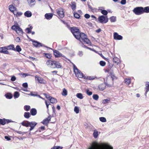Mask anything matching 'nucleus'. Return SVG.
Segmentation results:
<instances>
[{
    "label": "nucleus",
    "mask_w": 149,
    "mask_h": 149,
    "mask_svg": "<svg viewBox=\"0 0 149 149\" xmlns=\"http://www.w3.org/2000/svg\"><path fill=\"white\" fill-rule=\"evenodd\" d=\"M28 4L31 6L34 5L35 3V0H26Z\"/></svg>",
    "instance_id": "obj_21"
},
{
    "label": "nucleus",
    "mask_w": 149,
    "mask_h": 149,
    "mask_svg": "<svg viewBox=\"0 0 149 149\" xmlns=\"http://www.w3.org/2000/svg\"><path fill=\"white\" fill-rule=\"evenodd\" d=\"M86 94L89 96L91 95L93 93L91 91H89L88 90L86 91Z\"/></svg>",
    "instance_id": "obj_50"
},
{
    "label": "nucleus",
    "mask_w": 149,
    "mask_h": 149,
    "mask_svg": "<svg viewBox=\"0 0 149 149\" xmlns=\"http://www.w3.org/2000/svg\"><path fill=\"white\" fill-rule=\"evenodd\" d=\"M17 133L20 134H22V135H23L26 133L25 132H22L20 131H19L17 132Z\"/></svg>",
    "instance_id": "obj_63"
},
{
    "label": "nucleus",
    "mask_w": 149,
    "mask_h": 149,
    "mask_svg": "<svg viewBox=\"0 0 149 149\" xmlns=\"http://www.w3.org/2000/svg\"><path fill=\"white\" fill-rule=\"evenodd\" d=\"M6 47L7 50H12L15 51V46L13 45H11Z\"/></svg>",
    "instance_id": "obj_15"
},
{
    "label": "nucleus",
    "mask_w": 149,
    "mask_h": 149,
    "mask_svg": "<svg viewBox=\"0 0 149 149\" xmlns=\"http://www.w3.org/2000/svg\"><path fill=\"white\" fill-rule=\"evenodd\" d=\"M15 40L17 42H20V39L19 37H17L15 39Z\"/></svg>",
    "instance_id": "obj_60"
},
{
    "label": "nucleus",
    "mask_w": 149,
    "mask_h": 149,
    "mask_svg": "<svg viewBox=\"0 0 149 149\" xmlns=\"http://www.w3.org/2000/svg\"><path fill=\"white\" fill-rule=\"evenodd\" d=\"M51 118L49 117L47 118L44 120L42 122V123L44 125H47L50 120Z\"/></svg>",
    "instance_id": "obj_18"
},
{
    "label": "nucleus",
    "mask_w": 149,
    "mask_h": 149,
    "mask_svg": "<svg viewBox=\"0 0 149 149\" xmlns=\"http://www.w3.org/2000/svg\"><path fill=\"white\" fill-rule=\"evenodd\" d=\"M36 124L37 123L35 122H29V126L31 127L29 131H31L33 130Z\"/></svg>",
    "instance_id": "obj_14"
},
{
    "label": "nucleus",
    "mask_w": 149,
    "mask_h": 149,
    "mask_svg": "<svg viewBox=\"0 0 149 149\" xmlns=\"http://www.w3.org/2000/svg\"><path fill=\"white\" fill-rule=\"evenodd\" d=\"M22 86L25 88H27L28 87V85L26 83H24L22 84Z\"/></svg>",
    "instance_id": "obj_52"
},
{
    "label": "nucleus",
    "mask_w": 149,
    "mask_h": 149,
    "mask_svg": "<svg viewBox=\"0 0 149 149\" xmlns=\"http://www.w3.org/2000/svg\"><path fill=\"white\" fill-rule=\"evenodd\" d=\"M54 54L55 56L56 57H64V55L60 53L58 51L56 50H54Z\"/></svg>",
    "instance_id": "obj_10"
},
{
    "label": "nucleus",
    "mask_w": 149,
    "mask_h": 149,
    "mask_svg": "<svg viewBox=\"0 0 149 149\" xmlns=\"http://www.w3.org/2000/svg\"><path fill=\"white\" fill-rule=\"evenodd\" d=\"M53 16V14L51 13H46L45 15V18L47 19H51Z\"/></svg>",
    "instance_id": "obj_17"
},
{
    "label": "nucleus",
    "mask_w": 149,
    "mask_h": 149,
    "mask_svg": "<svg viewBox=\"0 0 149 149\" xmlns=\"http://www.w3.org/2000/svg\"><path fill=\"white\" fill-rule=\"evenodd\" d=\"M76 38L81 42V40H82L85 43L88 45H90L91 43L90 41L87 38V36L84 33H80Z\"/></svg>",
    "instance_id": "obj_2"
},
{
    "label": "nucleus",
    "mask_w": 149,
    "mask_h": 149,
    "mask_svg": "<svg viewBox=\"0 0 149 149\" xmlns=\"http://www.w3.org/2000/svg\"><path fill=\"white\" fill-rule=\"evenodd\" d=\"M22 50V49L19 45H17L15 48V51L19 52Z\"/></svg>",
    "instance_id": "obj_32"
},
{
    "label": "nucleus",
    "mask_w": 149,
    "mask_h": 149,
    "mask_svg": "<svg viewBox=\"0 0 149 149\" xmlns=\"http://www.w3.org/2000/svg\"><path fill=\"white\" fill-rule=\"evenodd\" d=\"M76 96L80 99H82L83 98L82 94L81 93H78L76 95Z\"/></svg>",
    "instance_id": "obj_34"
},
{
    "label": "nucleus",
    "mask_w": 149,
    "mask_h": 149,
    "mask_svg": "<svg viewBox=\"0 0 149 149\" xmlns=\"http://www.w3.org/2000/svg\"><path fill=\"white\" fill-rule=\"evenodd\" d=\"M44 54L47 58H51L52 56L51 54H49L44 53Z\"/></svg>",
    "instance_id": "obj_36"
},
{
    "label": "nucleus",
    "mask_w": 149,
    "mask_h": 149,
    "mask_svg": "<svg viewBox=\"0 0 149 149\" xmlns=\"http://www.w3.org/2000/svg\"><path fill=\"white\" fill-rule=\"evenodd\" d=\"M54 68H62V65L58 61H54Z\"/></svg>",
    "instance_id": "obj_12"
},
{
    "label": "nucleus",
    "mask_w": 149,
    "mask_h": 149,
    "mask_svg": "<svg viewBox=\"0 0 149 149\" xmlns=\"http://www.w3.org/2000/svg\"><path fill=\"white\" fill-rule=\"evenodd\" d=\"M17 26L16 25H14L13 26L11 27V29L15 31Z\"/></svg>",
    "instance_id": "obj_51"
},
{
    "label": "nucleus",
    "mask_w": 149,
    "mask_h": 149,
    "mask_svg": "<svg viewBox=\"0 0 149 149\" xmlns=\"http://www.w3.org/2000/svg\"><path fill=\"white\" fill-rule=\"evenodd\" d=\"M12 12L16 16H17V11L15 10H14V11H13Z\"/></svg>",
    "instance_id": "obj_64"
},
{
    "label": "nucleus",
    "mask_w": 149,
    "mask_h": 149,
    "mask_svg": "<svg viewBox=\"0 0 149 149\" xmlns=\"http://www.w3.org/2000/svg\"><path fill=\"white\" fill-rule=\"evenodd\" d=\"M74 17L77 18H79L80 16L79 14L75 12H74Z\"/></svg>",
    "instance_id": "obj_48"
},
{
    "label": "nucleus",
    "mask_w": 149,
    "mask_h": 149,
    "mask_svg": "<svg viewBox=\"0 0 149 149\" xmlns=\"http://www.w3.org/2000/svg\"><path fill=\"white\" fill-rule=\"evenodd\" d=\"M57 14L61 18H63L64 17V14L63 9L61 8H60L56 10Z\"/></svg>",
    "instance_id": "obj_6"
},
{
    "label": "nucleus",
    "mask_w": 149,
    "mask_h": 149,
    "mask_svg": "<svg viewBox=\"0 0 149 149\" xmlns=\"http://www.w3.org/2000/svg\"><path fill=\"white\" fill-rule=\"evenodd\" d=\"M93 98L95 100H97L99 98L97 94L93 95Z\"/></svg>",
    "instance_id": "obj_44"
},
{
    "label": "nucleus",
    "mask_w": 149,
    "mask_h": 149,
    "mask_svg": "<svg viewBox=\"0 0 149 149\" xmlns=\"http://www.w3.org/2000/svg\"><path fill=\"white\" fill-rule=\"evenodd\" d=\"M60 148V147L58 146H54L52 147L51 149H59Z\"/></svg>",
    "instance_id": "obj_55"
},
{
    "label": "nucleus",
    "mask_w": 149,
    "mask_h": 149,
    "mask_svg": "<svg viewBox=\"0 0 149 149\" xmlns=\"http://www.w3.org/2000/svg\"><path fill=\"white\" fill-rule=\"evenodd\" d=\"M26 31L27 33H29L31 32V30L29 28H26Z\"/></svg>",
    "instance_id": "obj_57"
},
{
    "label": "nucleus",
    "mask_w": 149,
    "mask_h": 149,
    "mask_svg": "<svg viewBox=\"0 0 149 149\" xmlns=\"http://www.w3.org/2000/svg\"><path fill=\"white\" fill-rule=\"evenodd\" d=\"M106 86V84H102L99 85V88L100 90L103 91L105 89Z\"/></svg>",
    "instance_id": "obj_20"
},
{
    "label": "nucleus",
    "mask_w": 149,
    "mask_h": 149,
    "mask_svg": "<svg viewBox=\"0 0 149 149\" xmlns=\"http://www.w3.org/2000/svg\"><path fill=\"white\" fill-rule=\"evenodd\" d=\"M19 94L17 92H15L14 93V97L15 98H17L19 96Z\"/></svg>",
    "instance_id": "obj_35"
},
{
    "label": "nucleus",
    "mask_w": 149,
    "mask_h": 149,
    "mask_svg": "<svg viewBox=\"0 0 149 149\" xmlns=\"http://www.w3.org/2000/svg\"><path fill=\"white\" fill-rule=\"evenodd\" d=\"M116 17H114L113 16L111 17L110 18V19L111 22H115L116 21Z\"/></svg>",
    "instance_id": "obj_40"
},
{
    "label": "nucleus",
    "mask_w": 149,
    "mask_h": 149,
    "mask_svg": "<svg viewBox=\"0 0 149 149\" xmlns=\"http://www.w3.org/2000/svg\"><path fill=\"white\" fill-rule=\"evenodd\" d=\"M17 14L16 17H19L22 15V13L20 12H17Z\"/></svg>",
    "instance_id": "obj_56"
},
{
    "label": "nucleus",
    "mask_w": 149,
    "mask_h": 149,
    "mask_svg": "<svg viewBox=\"0 0 149 149\" xmlns=\"http://www.w3.org/2000/svg\"><path fill=\"white\" fill-rule=\"evenodd\" d=\"M15 31L18 33L22 34L23 32L22 29L18 26H17Z\"/></svg>",
    "instance_id": "obj_26"
},
{
    "label": "nucleus",
    "mask_w": 149,
    "mask_h": 149,
    "mask_svg": "<svg viewBox=\"0 0 149 149\" xmlns=\"http://www.w3.org/2000/svg\"><path fill=\"white\" fill-rule=\"evenodd\" d=\"M100 64L101 66H104L106 65V63L104 61H100Z\"/></svg>",
    "instance_id": "obj_46"
},
{
    "label": "nucleus",
    "mask_w": 149,
    "mask_h": 149,
    "mask_svg": "<svg viewBox=\"0 0 149 149\" xmlns=\"http://www.w3.org/2000/svg\"><path fill=\"white\" fill-rule=\"evenodd\" d=\"M32 14L30 11H27L24 13V15L27 17H30L31 16Z\"/></svg>",
    "instance_id": "obj_19"
},
{
    "label": "nucleus",
    "mask_w": 149,
    "mask_h": 149,
    "mask_svg": "<svg viewBox=\"0 0 149 149\" xmlns=\"http://www.w3.org/2000/svg\"><path fill=\"white\" fill-rule=\"evenodd\" d=\"M22 125L28 127L29 126V122L27 121H24L21 123Z\"/></svg>",
    "instance_id": "obj_22"
},
{
    "label": "nucleus",
    "mask_w": 149,
    "mask_h": 149,
    "mask_svg": "<svg viewBox=\"0 0 149 149\" xmlns=\"http://www.w3.org/2000/svg\"><path fill=\"white\" fill-rule=\"evenodd\" d=\"M29 58L31 59L32 60H35V61H37V60L36 59V58H33V57H32L31 56H29Z\"/></svg>",
    "instance_id": "obj_61"
},
{
    "label": "nucleus",
    "mask_w": 149,
    "mask_h": 149,
    "mask_svg": "<svg viewBox=\"0 0 149 149\" xmlns=\"http://www.w3.org/2000/svg\"><path fill=\"white\" fill-rule=\"evenodd\" d=\"M71 6L72 9L74 11L76 8L75 3L74 2H72L71 3Z\"/></svg>",
    "instance_id": "obj_31"
},
{
    "label": "nucleus",
    "mask_w": 149,
    "mask_h": 149,
    "mask_svg": "<svg viewBox=\"0 0 149 149\" xmlns=\"http://www.w3.org/2000/svg\"><path fill=\"white\" fill-rule=\"evenodd\" d=\"M71 31L76 38L80 33L79 31V29L76 28H72Z\"/></svg>",
    "instance_id": "obj_7"
},
{
    "label": "nucleus",
    "mask_w": 149,
    "mask_h": 149,
    "mask_svg": "<svg viewBox=\"0 0 149 149\" xmlns=\"http://www.w3.org/2000/svg\"><path fill=\"white\" fill-rule=\"evenodd\" d=\"M133 11L136 15H140L144 13L143 8L142 7H137L134 8Z\"/></svg>",
    "instance_id": "obj_3"
},
{
    "label": "nucleus",
    "mask_w": 149,
    "mask_h": 149,
    "mask_svg": "<svg viewBox=\"0 0 149 149\" xmlns=\"http://www.w3.org/2000/svg\"><path fill=\"white\" fill-rule=\"evenodd\" d=\"M23 77H25L26 76H30V75L27 73H23L22 74Z\"/></svg>",
    "instance_id": "obj_62"
},
{
    "label": "nucleus",
    "mask_w": 149,
    "mask_h": 149,
    "mask_svg": "<svg viewBox=\"0 0 149 149\" xmlns=\"http://www.w3.org/2000/svg\"><path fill=\"white\" fill-rule=\"evenodd\" d=\"M101 13L102 14L105 15H107L108 14V12L107 11L105 10H102L101 11Z\"/></svg>",
    "instance_id": "obj_47"
},
{
    "label": "nucleus",
    "mask_w": 149,
    "mask_h": 149,
    "mask_svg": "<svg viewBox=\"0 0 149 149\" xmlns=\"http://www.w3.org/2000/svg\"><path fill=\"white\" fill-rule=\"evenodd\" d=\"M145 85V90H148V91H149V82H147Z\"/></svg>",
    "instance_id": "obj_42"
},
{
    "label": "nucleus",
    "mask_w": 149,
    "mask_h": 149,
    "mask_svg": "<svg viewBox=\"0 0 149 149\" xmlns=\"http://www.w3.org/2000/svg\"><path fill=\"white\" fill-rule=\"evenodd\" d=\"M67 94L68 91L65 88H63V92L62 93V95L65 96L67 95Z\"/></svg>",
    "instance_id": "obj_25"
},
{
    "label": "nucleus",
    "mask_w": 149,
    "mask_h": 149,
    "mask_svg": "<svg viewBox=\"0 0 149 149\" xmlns=\"http://www.w3.org/2000/svg\"><path fill=\"white\" fill-rule=\"evenodd\" d=\"M45 104H46V105L47 109V110H48V108H49V106L50 104V103L49 102V103H48L47 102L46 100H45Z\"/></svg>",
    "instance_id": "obj_58"
},
{
    "label": "nucleus",
    "mask_w": 149,
    "mask_h": 149,
    "mask_svg": "<svg viewBox=\"0 0 149 149\" xmlns=\"http://www.w3.org/2000/svg\"><path fill=\"white\" fill-rule=\"evenodd\" d=\"M114 39L116 40H120L123 38V37L120 35H119L117 33L115 32L113 35Z\"/></svg>",
    "instance_id": "obj_11"
},
{
    "label": "nucleus",
    "mask_w": 149,
    "mask_h": 149,
    "mask_svg": "<svg viewBox=\"0 0 149 149\" xmlns=\"http://www.w3.org/2000/svg\"><path fill=\"white\" fill-rule=\"evenodd\" d=\"M6 97L8 99H10L12 97V96L11 94H7L5 95Z\"/></svg>",
    "instance_id": "obj_41"
},
{
    "label": "nucleus",
    "mask_w": 149,
    "mask_h": 149,
    "mask_svg": "<svg viewBox=\"0 0 149 149\" xmlns=\"http://www.w3.org/2000/svg\"><path fill=\"white\" fill-rule=\"evenodd\" d=\"M0 53L5 54H8L9 53L6 46L0 47Z\"/></svg>",
    "instance_id": "obj_9"
},
{
    "label": "nucleus",
    "mask_w": 149,
    "mask_h": 149,
    "mask_svg": "<svg viewBox=\"0 0 149 149\" xmlns=\"http://www.w3.org/2000/svg\"><path fill=\"white\" fill-rule=\"evenodd\" d=\"M98 19L100 22L102 23H106L108 22V19L107 16H99Z\"/></svg>",
    "instance_id": "obj_5"
},
{
    "label": "nucleus",
    "mask_w": 149,
    "mask_h": 149,
    "mask_svg": "<svg viewBox=\"0 0 149 149\" xmlns=\"http://www.w3.org/2000/svg\"><path fill=\"white\" fill-rule=\"evenodd\" d=\"M55 61H52L51 60H49L47 61L46 64L49 67L53 68H54V63Z\"/></svg>",
    "instance_id": "obj_8"
},
{
    "label": "nucleus",
    "mask_w": 149,
    "mask_h": 149,
    "mask_svg": "<svg viewBox=\"0 0 149 149\" xmlns=\"http://www.w3.org/2000/svg\"><path fill=\"white\" fill-rule=\"evenodd\" d=\"M90 16V15L88 14H85L84 15V17L86 19H88Z\"/></svg>",
    "instance_id": "obj_59"
},
{
    "label": "nucleus",
    "mask_w": 149,
    "mask_h": 149,
    "mask_svg": "<svg viewBox=\"0 0 149 149\" xmlns=\"http://www.w3.org/2000/svg\"><path fill=\"white\" fill-rule=\"evenodd\" d=\"M88 149H113V148L107 143H99L95 141Z\"/></svg>",
    "instance_id": "obj_1"
},
{
    "label": "nucleus",
    "mask_w": 149,
    "mask_h": 149,
    "mask_svg": "<svg viewBox=\"0 0 149 149\" xmlns=\"http://www.w3.org/2000/svg\"><path fill=\"white\" fill-rule=\"evenodd\" d=\"M143 11L144 13H149V6H147L143 8Z\"/></svg>",
    "instance_id": "obj_33"
},
{
    "label": "nucleus",
    "mask_w": 149,
    "mask_h": 149,
    "mask_svg": "<svg viewBox=\"0 0 149 149\" xmlns=\"http://www.w3.org/2000/svg\"><path fill=\"white\" fill-rule=\"evenodd\" d=\"M110 100L109 98H107L103 100L102 101V103L104 104H105L107 103H109Z\"/></svg>",
    "instance_id": "obj_29"
},
{
    "label": "nucleus",
    "mask_w": 149,
    "mask_h": 149,
    "mask_svg": "<svg viewBox=\"0 0 149 149\" xmlns=\"http://www.w3.org/2000/svg\"><path fill=\"white\" fill-rule=\"evenodd\" d=\"M32 41L33 42V45L36 47H38L42 46V45L40 43L37 41H33V40H32Z\"/></svg>",
    "instance_id": "obj_16"
},
{
    "label": "nucleus",
    "mask_w": 149,
    "mask_h": 149,
    "mask_svg": "<svg viewBox=\"0 0 149 149\" xmlns=\"http://www.w3.org/2000/svg\"><path fill=\"white\" fill-rule=\"evenodd\" d=\"M24 116L25 118H29L30 117V113L29 112H25Z\"/></svg>",
    "instance_id": "obj_38"
},
{
    "label": "nucleus",
    "mask_w": 149,
    "mask_h": 149,
    "mask_svg": "<svg viewBox=\"0 0 149 149\" xmlns=\"http://www.w3.org/2000/svg\"><path fill=\"white\" fill-rule=\"evenodd\" d=\"M49 100H50L51 103H56L57 102L56 100L53 97H51V98H50Z\"/></svg>",
    "instance_id": "obj_30"
},
{
    "label": "nucleus",
    "mask_w": 149,
    "mask_h": 149,
    "mask_svg": "<svg viewBox=\"0 0 149 149\" xmlns=\"http://www.w3.org/2000/svg\"><path fill=\"white\" fill-rule=\"evenodd\" d=\"M30 112L32 116H35L36 114L37 111L35 109H31Z\"/></svg>",
    "instance_id": "obj_24"
},
{
    "label": "nucleus",
    "mask_w": 149,
    "mask_h": 149,
    "mask_svg": "<svg viewBox=\"0 0 149 149\" xmlns=\"http://www.w3.org/2000/svg\"><path fill=\"white\" fill-rule=\"evenodd\" d=\"M113 62L118 65L120 62V59L117 57H114L113 59Z\"/></svg>",
    "instance_id": "obj_23"
},
{
    "label": "nucleus",
    "mask_w": 149,
    "mask_h": 149,
    "mask_svg": "<svg viewBox=\"0 0 149 149\" xmlns=\"http://www.w3.org/2000/svg\"><path fill=\"white\" fill-rule=\"evenodd\" d=\"M9 9L12 12L14 11V10H16V8L12 5H10L9 6Z\"/></svg>",
    "instance_id": "obj_27"
},
{
    "label": "nucleus",
    "mask_w": 149,
    "mask_h": 149,
    "mask_svg": "<svg viewBox=\"0 0 149 149\" xmlns=\"http://www.w3.org/2000/svg\"><path fill=\"white\" fill-rule=\"evenodd\" d=\"M35 77L36 80L38 81L39 83L41 84L45 83L44 80L42 78L38 77L37 76H35Z\"/></svg>",
    "instance_id": "obj_13"
},
{
    "label": "nucleus",
    "mask_w": 149,
    "mask_h": 149,
    "mask_svg": "<svg viewBox=\"0 0 149 149\" xmlns=\"http://www.w3.org/2000/svg\"><path fill=\"white\" fill-rule=\"evenodd\" d=\"M100 120L102 122H105L107 121L106 118L104 117H101L99 118Z\"/></svg>",
    "instance_id": "obj_39"
},
{
    "label": "nucleus",
    "mask_w": 149,
    "mask_h": 149,
    "mask_svg": "<svg viewBox=\"0 0 149 149\" xmlns=\"http://www.w3.org/2000/svg\"><path fill=\"white\" fill-rule=\"evenodd\" d=\"M16 80V77L15 76H12L11 80L12 81H14Z\"/></svg>",
    "instance_id": "obj_53"
},
{
    "label": "nucleus",
    "mask_w": 149,
    "mask_h": 149,
    "mask_svg": "<svg viewBox=\"0 0 149 149\" xmlns=\"http://www.w3.org/2000/svg\"><path fill=\"white\" fill-rule=\"evenodd\" d=\"M73 66L74 72L76 76L80 78H82L83 77L82 73L79 70L74 64L73 65Z\"/></svg>",
    "instance_id": "obj_4"
},
{
    "label": "nucleus",
    "mask_w": 149,
    "mask_h": 149,
    "mask_svg": "<svg viewBox=\"0 0 149 149\" xmlns=\"http://www.w3.org/2000/svg\"><path fill=\"white\" fill-rule=\"evenodd\" d=\"M126 2V0H121L120 3L121 4L125 5Z\"/></svg>",
    "instance_id": "obj_54"
},
{
    "label": "nucleus",
    "mask_w": 149,
    "mask_h": 149,
    "mask_svg": "<svg viewBox=\"0 0 149 149\" xmlns=\"http://www.w3.org/2000/svg\"><path fill=\"white\" fill-rule=\"evenodd\" d=\"M0 124L2 125H4L6 124V122L4 120L0 119Z\"/></svg>",
    "instance_id": "obj_49"
},
{
    "label": "nucleus",
    "mask_w": 149,
    "mask_h": 149,
    "mask_svg": "<svg viewBox=\"0 0 149 149\" xmlns=\"http://www.w3.org/2000/svg\"><path fill=\"white\" fill-rule=\"evenodd\" d=\"M131 82L130 79H126L125 80V83L127 85H129Z\"/></svg>",
    "instance_id": "obj_37"
},
{
    "label": "nucleus",
    "mask_w": 149,
    "mask_h": 149,
    "mask_svg": "<svg viewBox=\"0 0 149 149\" xmlns=\"http://www.w3.org/2000/svg\"><path fill=\"white\" fill-rule=\"evenodd\" d=\"M93 135L94 137L95 138H96L98 135V131L96 130H95L94 131Z\"/></svg>",
    "instance_id": "obj_28"
},
{
    "label": "nucleus",
    "mask_w": 149,
    "mask_h": 149,
    "mask_svg": "<svg viewBox=\"0 0 149 149\" xmlns=\"http://www.w3.org/2000/svg\"><path fill=\"white\" fill-rule=\"evenodd\" d=\"M30 108V107L29 105H25L24 107V109L26 111H28Z\"/></svg>",
    "instance_id": "obj_45"
},
{
    "label": "nucleus",
    "mask_w": 149,
    "mask_h": 149,
    "mask_svg": "<svg viewBox=\"0 0 149 149\" xmlns=\"http://www.w3.org/2000/svg\"><path fill=\"white\" fill-rule=\"evenodd\" d=\"M74 112L76 113H79V108L77 107H75L74 108Z\"/></svg>",
    "instance_id": "obj_43"
}]
</instances>
